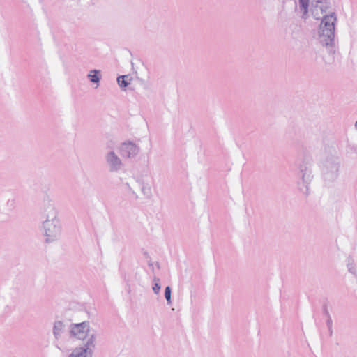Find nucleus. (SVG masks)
Returning a JSON list of instances; mask_svg holds the SVG:
<instances>
[{
  "instance_id": "f257e3e1",
  "label": "nucleus",
  "mask_w": 357,
  "mask_h": 357,
  "mask_svg": "<svg viewBox=\"0 0 357 357\" xmlns=\"http://www.w3.org/2000/svg\"><path fill=\"white\" fill-rule=\"evenodd\" d=\"M312 15L316 20L321 19L319 31V43L328 49L329 58L324 59L326 63H331L334 61L333 54L335 49V25L337 20L335 13L321 16L320 10L314 5L312 9Z\"/></svg>"
},
{
  "instance_id": "f03ea898",
  "label": "nucleus",
  "mask_w": 357,
  "mask_h": 357,
  "mask_svg": "<svg viewBox=\"0 0 357 357\" xmlns=\"http://www.w3.org/2000/svg\"><path fill=\"white\" fill-rule=\"evenodd\" d=\"M319 167L325 180L333 181L340 168V159L333 149H324L319 154Z\"/></svg>"
},
{
  "instance_id": "7ed1b4c3",
  "label": "nucleus",
  "mask_w": 357,
  "mask_h": 357,
  "mask_svg": "<svg viewBox=\"0 0 357 357\" xmlns=\"http://www.w3.org/2000/svg\"><path fill=\"white\" fill-rule=\"evenodd\" d=\"M129 195L136 199H149L152 197L150 183L142 177L131 178L126 183Z\"/></svg>"
},
{
  "instance_id": "20e7f679",
  "label": "nucleus",
  "mask_w": 357,
  "mask_h": 357,
  "mask_svg": "<svg viewBox=\"0 0 357 357\" xmlns=\"http://www.w3.org/2000/svg\"><path fill=\"white\" fill-rule=\"evenodd\" d=\"M299 176L302 181V186L300 190L307 195L309 194V184L313 178L312 159L310 157H304L299 165Z\"/></svg>"
},
{
  "instance_id": "39448f33",
  "label": "nucleus",
  "mask_w": 357,
  "mask_h": 357,
  "mask_svg": "<svg viewBox=\"0 0 357 357\" xmlns=\"http://www.w3.org/2000/svg\"><path fill=\"white\" fill-rule=\"evenodd\" d=\"M43 234L46 242H53L58 239L61 234V224L59 219L43 220L42 223Z\"/></svg>"
},
{
  "instance_id": "423d86ee",
  "label": "nucleus",
  "mask_w": 357,
  "mask_h": 357,
  "mask_svg": "<svg viewBox=\"0 0 357 357\" xmlns=\"http://www.w3.org/2000/svg\"><path fill=\"white\" fill-rule=\"evenodd\" d=\"M70 334L74 337L86 342L89 337L93 335L96 339L94 333H90V325L89 321H83L79 324L70 325Z\"/></svg>"
},
{
  "instance_id": "0eeeda50",
  "label": "nucleus",
  "mask_w": 357,
  "mask_h": 357,
  "mask_svg": "<svg viewBox=\"0 0 357 357\" xmlns=\"http://www.w3.org/2000/svg\"><path fill=\"white\" fill-rule=\"evenodd\" d=\"M95 347V337L91 335L82 347L75 348L69 357H92Z\"/></svg>"
},
{
  "instance_id": "6e6552de",
  "label": "nucleus",
  "mask_w": 357,
  "mask_h": 357,
  "mask_svg": "<svg viewBox=\"0 0 357 357\" xmlns=\"http://www.w3.org/2000/svg\"><path fill=\"white\" fill-rule=\"evenodd\" d=\"M105 159L110 172H117L123 167L122 160L114 151H108L105 155Z\"/></svg>"
},
{
  "instance_id": "1a4fd4ad",
  "label": "nucleus",
  "mask_w": 357,
  "mask_h": 357,
  "mask_svg": "<svg viewBox=\"0 0 357 357\" xmlns=\"http://www.w3.org/2000/svg\"><path fill=\"white\" fill-rule=\"evenodd\" d=\"M41 214L43 220L59 219L55 203L50 199H44Z\"/></svg>"
},
{
  "instance_id": "9d476101",
  "label": "nucleus",
  "mask_w": 357,
  "mask_h": 357,
  "mask_svg": "<svg viewBox=\"0 0 357 357\" xmlns=\"http://www.w3.org/2000/svg\"><path fill=\"white\" fill-rule=\"evenodd\" d=\"M119 151L122 157L132 158L139 152V147L134 142L128 141L122 143L119 147Z\"/></svg>"
},
{
  "instance_id": "9b49d317",
  "label": "nucleus",
  "mask_w": 357,
  "mask_h": 357,
  "mask_svg": "<svg viewBox=\"0 0 357 357\" xmlns=\"http://www.w3.org/2000/svg\"><path fill=\"white\" fill-rule=\"evenodd\" d=\"M347 267L348 271L357 277V247L354 248L347 259Z\"/></svg>"
},
{
  "instance_id": "f8f14e48",
  "label": "nucleus",
  "mask_w": 357,
  "mask_h": 357,
  "mask_svg": "<svg viewBox=\"0 0 357 357\" xmlns=\"http://www.w3.org/2000/svg\"><path fill=\"white\" fill-rule=\"evenodd\" d=\"M101 77L102 74L100 70H91L87 75L88 79L92 84H96L95 89L99 86Z\"/></svg>"
},
{
  "instance_id": "ddd939ff",
  "label": "nucleus",
  "mask_w": 357,
  "mask_h": 357,
  "mask_svg": "<svg viewBox=\"0 0 357 357\" xmlns=\"http://www.w3.org/2000/svg\"><path fill=\"white\" fill-rule=\"evenodd\" d=\"M324 14L331 8V3L328 0H317L314 4Z\"/></svg>"
},
{
  "instance_id": "4468645a",
  "label": "nucleus",
  "mask_w": 357,
  "mask_h": 357,
  "mask_svg": "<svg viewBox=\"0 0 357 357\" xmlns=\"http://www.w3.org/2000/svg\"><path fill=\"white\" fill-rule=\"evenodd\" d=\"M64 328V324L61 321H56L54 322L53 327V334L56 339L61 337V334Z\"/></svg>"
},
{
  "instance_id": "2eb2a0df",
  "label": "nucleus",
  "mask_w": 357,
  "mask_h": 357,
  "mask_svg": "<svg viewBox=\"0 0 357 357\" xmlns=\"http://www.w3.org/2000/svg\"><path fill=\"white\" fill-rule=\"evenodd\" d=\"M131 80L132 77H130L129 75H121L117 77V83L121 88L128 86Z\"/></svg>"
},
{
  "instance_id": "dca6fc26",
  "label": "nucleus",
  "mask_w": 357,
  "mask_h": 357,
  "mask_svg": "<svg viewBox=\"0 0 357 357\" xmlns=\"http://www.w3.org/2000/svg\"><path fill=\"white\" fill-rule=\"evenodd\" d=\"M309 1L310 0H299V6L303 13L302 17L304 19L307 17Z\"/></svg>"
},
{
  "instance_id": "f3484780",
  "label": "nucleus",
  "mask_w": 357,
  "mask_h": 357,
  "mask_svg": "<svg viewBox=\"0 0 357 357\" xmlns=\"http://www.w3.org/2000/svg\"><path fill=\"white\" fill-rule=\"evenodd\" d=\"M172 290L169 286H167L165 289V298L167 300V303L168 305L172 304V298H171Z\"/></svg>"
},
{
  "instance_id": "a211bd4d",
  "label": "nucleus",
  "mask_w": 357,
  "mask_h": 357,
  "mask_svg": "<svg viewBox=\"0 0 357 357\" xmlns=\"http://www.w3.org/2000/svg\"><path fill=\"white\" fill-rule=\"evenodd\" d=\"M161 289V284L158 283H154L152 287V290L155 294H158L160 293Z\"/></svg>"
},
{
  "instance_id": "6ab92c4d",
  "label": "nucleus",
  "mask_w": 357,
  "mask_h": 357,
  "mask_svg": "<svg viewBox=\"0 0 357 357\" xmlns=\"http://www.w3.org/2000/svg\"><path fill=\"white\" fill-rule=\"evenodd\" d=\"M327 315H328V319L326 321V324L328 328V330H331V328H332V320H331V318L330 315L328 314V313H327Z\"/></svg>"
},
{
  "instance_id": "aec40b11",
  "label": "nucleus",
  "mask_w": 357,
  "mask_h": 357,
  "mask_svg": "<svg viewBox=\"0 0 357 357\" xmlns=\"http://www.w3.org/2000/svg\"><path fill=\"white\" fill-rule=\"evenodd\" d=\"M153 284L154 283H158V284H160V280L159 278L158 277H154L153 279Z\"/></svg>"
},
{
  "instance_id": "412c9836",
  "label": "nucleus",
  "mask_w": 357,
  "mask_h": 357,
  "mask_svg": "<svg viewBox=\"0 0 357 357\" xmlns=\"http://www.w3.org/2000/svg\"><path fill=\"white\" fill-rule=\"evenodd\" d=\"M328 331H329L330 335H331V334H332V332H333V331H332V328H331V330H328Z\"/></svg>"
},
{
  "instance_id": "4be33fe9",
  "label": "nucleus",
  "mask_w": 357,
  "mask_h": 357,
  "mask_svg": "<svg viewBox=\"0 0 357 357\" xmlns=\"http://www.w3.org/2000/svg\"><path fill=\"white\" fill-rule=\"evenodd\" d=\"M355 127L357 128V121L355 123Z\"/></svg>"
}]
</instances>
